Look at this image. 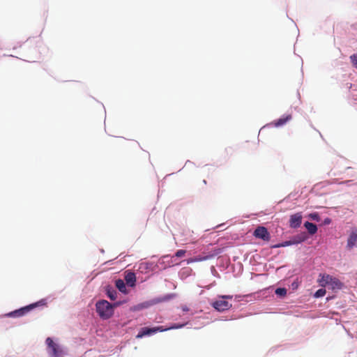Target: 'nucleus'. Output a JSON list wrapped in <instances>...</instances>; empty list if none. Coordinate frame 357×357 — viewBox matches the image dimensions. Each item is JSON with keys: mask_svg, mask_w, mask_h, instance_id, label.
I'll return each instance as SVG.
<instances>
[{"mask_svg": "<svg viewBox=\"0 0 357 357\" xmlns=\"http://www.w3.org/2000/svg\"><path fill=\"white\" fill-rule=\"evenodd\" d=\"M185 253H186V250H177L176 252L175 257H183Z\"/></svg>", "mask_w": 357, "mask_h": 357, "instance_id": "21", "label": "nucleus"}, {"mask_svg": "<svg viewBox=\"0 0 357 357\" xmlns=\"http://www.w3.org/2000/svg\"><path fill=\"white\" fill-rule=\"evenodd\" d=\"M220 252V249L215 250L213 252H211L210 254L202 256V257L199 256V257H196L189 258L186 260V262L188 264H192L194 262H199V261H206V260H208V259H211L215 257Z\"/></svg>", "mask_w": 357, "mask_h": 357, "instance_id": "7", "label": "nucleus"}, {"mask_svg": "<svg viewBox=\"0 0 357 357\" xmlns=\"http://www.w3.org/2000/svg\"><path fill=\"white\" fill-rule=\"evenodd\" d=\"M116 288L122 293H126V287L123 280L119 279L116 280Z\"/></svg>", "mask_w": 357, "mask_h": 357, "instance_id": "15", "label": "nucleus"}, {"mask_svg": "<svg viewBox=\"0 0 357 357\" xmlns=\"http://www.w3.org/2000/svg\"><path fill=\"white\" fill-rule=\"evenodd\" d=\"M253 235L257 238L262 239L265 241H268L271 238V235L269 232L268 231V229L263 226H259L257 227Z\"/></svg>", "mask_w": 357, "mask_h": 357, "instance_id": "8", "label": "nucleus"}, {"mask_svg": "<svg viewBox=\"0 0 357 357\" xmlns=\"http://www.w3.org/2000/svg\"><path fill=\"white\" fill-rule=\"evenodd\" d=\"M107 295L112 301H114L117 298V292L112 287L107 288Z\"/></svg>", "mask_w": 357, "mask_h": 357, "instance_id": "16", "label": "nucleus"}, {"mask_svg": "<svg viewBox=\"0 0 357 357\" xmlns=\"http://www.w3.org/2000/svg\"><path fill=\"white\" fill-rule=\"evenodd\" d=\"M304 226L307 229L308 233L311 235L314 234L317 231V227L314 223L305 222Z\"/></svg>", "mask_w": 357, "mask_h": 357, "instance_id": "13", "label": "nucleus"}, {"mask_svg": "<svg viewBox=\"0 0 357 357\" xmlns=\"http://www.w3.org/2000/svg\"><path fill=\"white\" fill-rule=\"evenodd\" d=\"M330 222H331V220H330V219H328V218H327V219H326V220H325V223H326V224L330 223Z\"/></svg>", "mask_w": 357, "mask_h": 357, "instance_id": "23", "label": "nucleus"}, {"mask_svg": "<svg viewBox=\"0 0 357 357\" xmlns=\"http://www.w3.org/2000/svg\"><path fill=\"white\" fill-rule=\"evenodd\" d=\"M319 284L322 287H328L332 290L341 289L343 283L337 278L328 274H319Z\"/></svg>", "mask_w": 357, "mask_h": 357, "instance_id": "1", "label": "nucleus"}, {"mask_svg": "<svg viewBox=\"0 0 357 357\" xmlns=\"http://www.w3.org/2000/svg\"><path fill=\"white\" fill-rule=\"evenodd\" d=\"M183 310L184 311H188V309L187 307H183Z\"/></svg>", "mask_w": 357, "mask_h": 357, "instance_id": "24", "label": "nucleus"}, {"mask_svg": "<svg viewBox=\"0 0 357 357\" xmlns=\"http://www.w3.org/2000/svg\"><path fill=\"white\" fill-rule=\"evenodd\" d=\"M291 118H292V116L291 114H287L286 116H284L278 119V120L274 121L273 122V124L275 127L282 126L284 125L287 122L290 121L291 119Z\"/></svg>", "mask_w": 357, "mask_h": 357, "instance_id": "11", "label": "nucleus"}, {"mask_svg": "<svg viewBox=\"0 0 357 357\" xmlns=\"http://www.w3.org/2000/svg\"><path fill=\"white\" fill-rule=\"evenodd\" d=\"M45 301L43 300H42L39 302L31 304L29 305H27L26 307H22L19 310H17L12 312H10L9 314H8V315L10 317H21V316L24 315V314L27 313L28 312H29L31 310L33 309L34 307H36L38 305H45Z\"/></svg>", "mask_w": 357, "mask_h": 357, "instance_id": "6", "label": "nucleus"}, {"mask_svg": "<svg viewBox=\"0 0 357 357\" xmlns=\"http://www.w3.org/2000/svg\"><path fill=\"white\" fill-rule=\"evenodd\" d=\"M125 280L128 285L134 287L135 285L136 277L134 273H128L125 276Z\"/></svg>", "mask_w": 357, "mask_h": 357, "instance_id": "12", "label": "nucleus"}, {"mask_svg": "<svg viewBox=\"0 0 357 357\" xmlns=\"http://www.w3.org/2000/svg\"><path fill=\"white\" fill-rule=\"evenodd\" d=\"M96 312L101 318L108 319L114 313L113 305L105 300L98 301L96 305Z\"/></svg>", "mask_w": 357, "mask_h": 357, "instance_id": "3", "label": "nucleus"}, {"mask_svg": "<svg viewBox=\"0 0 357 357\" xmlns=\"http://www.w3.org/2000/svg\"><path fill=\"white\" fill-rule=\"evenodd\" d=\"M225 298H232V296H221V299L218 300L213 303L212 306L217 310L218 311L222 312L225 310H229L230 307H231L232 305L231 303H229L228 301H225Z\"/></svg>", "mask_w": 357, "mask_h": 357, "instance_id": "5", "label": "nucleus"}, {"mask_svg": "<svg viewBox=\"0 0 357 357\" xmlns=\"http://www.w3.org/2000/svg\"><path fill=\"white\" fill-rule=\"evenodd\" d=\"M326 293V289L321 288V289H318L315 292L314 296L315 298H320V297L325 296Z\"/></svg>", "mask_w": 357, "mask_h": 357, "instance_id": "18", "label": "nucleus"}, {"mask_svg": "<svg viewBox=\"0 0 357 357\" xmlns=\"http://www.w3.org/2000/svg\"><path fill=\"white\" fill-rule=\"evenodd\" d=\"M275 294L277 295L284 296L287 294V289L285 288H278L275 290Z\"/></svg>", "mask_w": 357, "mask_h": 357, "instance_id": "19", "label": "nucleus"}, {"mask_svg": "<svg viewBox=\"0 0 357 357\" xmlns=\"http://www.w3.org/2000/svg\"><path fill=\"white\" fill-rule=\"evenodd\" d=\"M292 245H294V244L293 240L291 239V240H289V241H284V242H282L281 243H278V244L274 245L271 248H282V247H287V246Z\"/></svg>", "mask_w": 357, "mask_h": 357, "instance_id": "17", "label": "nucleus"}, {"mask_svg": "<svg viewBox=\"0 0 357 357\" xmlns=\"http://www.w3.org/2000/svg\"><path fill=\"white\" fill-rule=\"evenodd\" d=\"M307 239V236L305 233H301L299 234L292 238L294 244H298L303 241H305Z\"/></svg>", "mask_w": 357, "mask_h": 357, "instance_id": "14", "label": "nucleus"}, {"mask_svg": "<svg viewBox=\"0 0 357 357\" xmlns=\"http://www.w3.org/2000/svg\"><path fill=\"white\" fill-rule=\"evenodd\" d=\"M302 218L301 213L291 215L289 218V227L294 229L299 227L302 223Z\"/></svg>", "mask_w": 357, "mask_h": 357, "instance_id": "9", "label": "nucleus"}, {"mask_svg": "<svg viewBox=\"0 0 357 357\" xmlns=\"http://www.w3.org/2000/svg\"><path fill=\"white\" fill-rule=\"evenodd\" d=\"M310 217L314 220L318 221L319 220V215L317 213H311Z\"/></svg>", "mask_w": 357, "mask_h": 357, "instance_id": "22", "label": "nucleus"}, {"mask_svg": "<svg viewBox=\"0 0 357 357\" xmlns=\"http://www.w3.org/2000/svg\"><path fill=\"white\" fill-rule=\"evenodd\" d=\"M352 64L357 68V54H354L350 56Z\"/></svg>", "mask_w": 357, "mask_h": 357, "instance_id": "20", "label": "nucleus"}, {"mask_svg": "<svg viewBox=\"0 0 357 357\" xmlns=\"http://www.w3.org/2000/svg\"><path fill=\"white\" fill-rule=\"evenodd\" d=\"M48 352L51 357H61L63 355V349L58 344L55 343L51 337L46 339Z\"/></svg>", "mask_w": 357, "mask_h": 357, "instance_id": "4", "label": "nucleus"}, {"mask_svg": "<svg viewBox=\"0 0 357 357\" xmlns=\"http://www.w3.org/2000/svg\"><path fill=\"white\" fill-rule=\"evenodd\" d=\"M356 242H357V229H355L351 232V234L347 239V247L349 249H351L354 246L356 245Z\"/></svg>", "mask_w": 357, "mask_h": 357, "instance_id": "10", "label": "nucleus"}, {"mask_svg": "<svg viewBox=\"0 0 357 357\" xmlns=\"http://www.w3.org/2000/svg\"><path fill=\"white\" fill-rule=\"evenodd\" d=\"M185 324H174L168 328H165L164 326H157V327H153V328H147V327H144V328H142L141 330L139 331V332L138 333V334L137 335L136 337L137 338H142L146 335H152L153 333H155L158 331L160 332H163V331H166L167 330H171V329H177V328H182L185 326Z\"/></svg>", "mask_w": 357, "mask_h": 357, "instance_id": "2", "label": "nucleus"}]
</instances>
